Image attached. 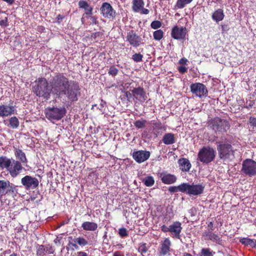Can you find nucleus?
Listing matches in <instances>:
<instances>
[{"instance_id": "f257e3e1", "label": "nucleus", "mask_w": 256, "mask_h": 256, "mask_svg": "<svg viewBox=\"0 0 256 256\" xmlns=\"http://www.w3.org/2000/svg\"><path fill=\"white\" fill-rule=\"evenodd\" d=\"M70 82V80L63 73H56L50 82L52 93L60 98Z\"/></svg>"}, {"instance_id": "f03ea898", "label": "nucleus", "mask_w": 256, "mask_h": 256, "mask_svg": "<svg viewBox=\"0 0 256 256\" xmlns=\"http://www.w3.org/2000/svg\"><path fill=\"white\" fill-rule=\"evenodd\" d=\"M34 93L38 97L48 100L52 92L51 86L44 78H39L35 81V84L32 87Z\"/></svg>"}, {"instance_id": "7ed1b4c3", "label": "nucleus", "mask_w": 256, "mask_h": 256, "mask_svg": "<svg viewBox=\"0 0 256 256\" xmlns=\"http://www.w3.org/2000/svg\"><path fill=\"white\" fill-rule=\"evenodd\" d=\"M208 127L216 132H226L230 128V124L226 120L214 117L208 122Z\"/></svg>"}, {"instance_id": "20e7f679", "label": "nucleus", "mask_w": 256, "mask_h": 256, "mask_svg": "<svg viewBox=\"0 0 256 256\" xmlns=\"http://www.w3.org/2000/svg\"><path fill=\"white\" fill-rule=\"evenodd\" d=\"M80 90V86L77 81L70 80L62 95H64L69 102H75L78 100V98L81 96Z\"/></svg>"}, {"instance_id": "39448f33", "label": "nucleus", "mask_w": 256, "mask_h": 256, "mask_svg": "<svg viewBox=\"0 0 256 256\" xmlns=\"http://www.w3.org/2000/svg\"><path fill=\"white\" fill-rule=\"evenodd\" d=\"M218 156L224 161L232 160L234 156V150L231 144L221 142L217 146Z\"/></svg>"}, {"instance_id": "423d86ee", "label": "nucleus", "mask_w": 256, "mask_h": 256, "mask_svg": "<svg viewBox=\"0 0 256 256\" xmlns=\"http://www.w3.org/2000/svg\"><path fill=\"white\" fill-rule=\"evenodd\" d=\"M216 155V152L214 148L210 146H206L199 150L198 160L202 164H208L214 160Z\"/></svg>"}, {"instance_id": "0eeeda50", "label": "nucleus", "mask_w": 256, "mask_h": 256, "mask_svg": "<svg viewBox=\"0 0 256 256\" xmlns=\"http://www.w3.org/2000/svg\"><path fill=\"white\" fill-rule=\"evenodd\" d=\"M18 194V186L8 180H0V197L6 195L16 196Z\"/></svg>"}, {"instance_id": "6e6552de", "label": "nucleus", "mask_w": 256, "mask_h": 256, "mask_svg": "<svg viewBox=\"0 0 256 256\" xmlns=\"http://www.w3.org/2000/svg\"><path fill=\"white\" fill-rule=\"evenodd\" d=\"M66 113L64 108L48 107L44 110L46 116L49 120H59L64 116Z\"/></svg>"}, {"instance_id": "1a4fd4ad", "label": "nucleus", "mask_w": 256, "mask_h": 256, "mask_svg": "<svg viewBox=\"0 0 256 256\" xmlns=\"http://www.w3.org/2000/svg\"><path fill=\"white\" fill-rule=\"evenodd\" d=\"M204 186L201 184L184 183V193L190 196H198L204 192Z\"/></svg>"}, {"instance_id": "9d476101", "label": "nucleus", "mask_w": 256, "mask_h": 256, "mask_svg": "<svg viewBox=\"0 0 256 256\" xmlns=\"http://www.w3.org/2000/svg\"><path fill=\"white\" fill-rule=\"evenodd\" d=\"M191 92L196 96L200 98L208 96V90L206 86L202 83L197 82L191 84L190 86Z\"/></svg>"}, {"instance_id": "9b49d317", "label": "nucleus", "mask_w": 256, "mask_h": 256, "mask_svg": "<svg viewBox=\"0 0 256 256\" xmlns=\"http://www.w3.org/2000/svg\"><path fill=\"white\" fill-rule=\"evenodd\" d=\"M242 171L250 176L256 175V162L251 159H246L242 164Z\"/></svg>"}, {"instance_id": "f8f14e48", "label": "nucleus", "mask_w": 256, "mask_h": 256, "mask_svg": "<svg viewBox=\"0 0 256 256\" xmlns=\"http://www.w3.org/2000/svg\"><path fill=\"white\" fill-rule=\"evenodd\" d=\"M126 38V41L134 48H138L144 44L140 36L138 35L134 30H130L128 32Z\"/></svg>"}, {"instance_id": "ddd939ff", "label": "nucleus", "mask_w": 256, "mask_h": 256, "mask_svg": "<svg viewBox=\"0 0 256 256\" xmlns=\"http://www.w3.org/2000/svg\"><path fill=\"white\" fill-rule=\"evenodd\" d=\"M100 10L101 14L104 18L114 20L116 18V12L108 2L102 3Z\"/></svg>"}, {"instance_id": "4468645a", "label": "nucleus", "mask_w": 256, "mask_h": 256, "mask_svg": "<svg viewBox=\"0 0 256 256\" xmlns=\"http://www.w3.org/2000/svg\"><path fill=\"white\" fill-rule=\"evenodd\" d=\"M21 184L26 190H28L36 188L38 186L39 182L36 178L26 175L22 178Z\"/></svg>"}, {"instance_id": "2eb2a0df", "label": "nucleus", "mask_w": 256, "mask_h": 256, "mask_svg": "<svg viewBox=\"0 0 256 256\" xmlns=\"http://www.w3.org/2000/svg\"><path fill=\"white\" fill-rule=\"evenodd\" d=\"M23 169L22 164L20 162L13 160L7 171L12 178H15L21 173Z\"/></svg>"}, {"instance_id": "dca6fc26", "label": "nucleus", "mask_w": 256, "mask_h": 256, "mask_svg": "<svg viewBox=\"0 0 256 256\" xmlns=\"http://www.w3.org/2000/svg\"><path fill=\"white\" fill-rule=\"evenodd\" d=\"M187 30L186 27L174 26L172 30L171 36L177 40H182L186 38Z\"/></svg>"}, {"instance_id": "f3484780", "label": "nucleus", "mask_w": 256, "mask_h": 256, "mask_svg": "<svg viewBox=\"0 0 256 256\" xmlns=\"http://www.w3.org/2000/svg\"><path fill=\"white\" fill-rule=\"evenodd\" d=\"M150 152L144 150L134 151L132 154L133 159L138 164L146 161L150 158Z\"/></svg>"}, {"instance_id": "a211bd4d", "label": "nucleus", "mask_w": 256, "mask_h": 256, "mask_svg": "<svg viewBox=\"0 0 256 256\" xmlns=\"http://www.w3.org/2000/svg\"><path fill=\"white\" fill-rule=\"evenodd\" d=\"M144 0H132V10L134 12H140L142 14H148L150 10L144 8Z\"/></svg>"}, {"instance_id": "6ab92c4d", "label": "nucleus", "mask_w": 256, "mask_h": 256, "mask_svg": "<svg viewBox=\"0 0 256 256\" xmlns=\"http://www.w3.org/2000/svg\"><path fill=\"white\" fill-rule=\"evenodd\" d=\"M131 92L133 93L134 100L136 99L140 102H143L148 99V94L142 87L134 88Z\"/></svg>"}, {"instance_id": "aec40b11", "label": "nucleus", "mask_w": 256, "mask_h": 256, "mask_svg": "<svg viewBox=\"0 0 256 256\" xmlns=\"http://www.w3.org/2000/svg\"><path fill=\"white\" fill-rule=\"evenodd\" d=\"M182 229V224L178 221L174 222L170 226V232L172 234V237L174 238H180V234Z\"/></svg>"}, {"instance_id": "412c9836", "label": "nucleus", "mask_w": 256, "mask_h": 256, "mask_svg": "<svg viewBox=\"0 0 256 256\" xmlns=\"http://www.w3.org/2000/svg\"><path fill=\"white\" fill-rule=\"evenodd\" d=\"M159 176L162 182L166 184H174L177 180V178L175 175L168 174L165 172H160L159 174Z\"/></svg>"}, {"instance_id": "4be33fe9", "label": "nucleus", "mask_w": 256, "mask_h": 256, "mask_svg": "<svg viewBox=\"0 0 256 256\" xmlns=\"http://www.w3.org/2000/svg\"><path fill=\"white\" fill-rule=\"evenodd\" d=\"M68 238L73 241L74 242H69V245H72L76 250L78 248V246L83 247L88 244V242L84 238L79 236L72 238V236H69Z\"/></svg>"}, {"instance_id": "5701e85b", "label": "nucleus", "mask_w": 256, "mask_h": 256, "mask_svg": "<svg viewBox=\"0 0 256 256\" xmlns=\"http://www.w3.org/2000/svg\"><path fill=\"white\" fill-rule=\"evenodd\" d=\"M16 110L15 108L12 106L0 105V116L6 117L14 114Z\"/></svg>"}, {"instance_id": "b1692460", "label": "nucleus", "mask_w": 256, "mask_h": 256, "mask_svg": "<svg viewBox=\"0 0 256 256\" xmlns=\"http://www.w3.org/2000/svg\"><path fill=\"white\" fill-rule=\"evenodd\" d=\"M14 156L18 161L20 162L21 164L24 165L26 164L28 160L26 158L25 153L22 150L14 146Z\"/></svg>"}, {"instance_id": "393cba45", "label": "nucleus", "mask_w": 256, "mask_h": 256, "mask_svg": "<svg viewBox=\"0 0 256 256\" xmlns=\"http://www.w3.org/2000/svg\"><path fill=\"white\" fill-rule=\"evenodd\" d=\"M152 125V132L156 137L158 135L162 134V132H160L161 130L164 131L166 130L165 126H162L161 122L160 120L157 122L154 120Z\"/></svg>"}, {"instance_id": "a878e982", "label": "nucleus", "mask_w": 256, "mask_h": 256, "mask_svg": "<svg viewBox=\"0 0 256 256\" xmlns=\"http://www.w3.org/2000/svg\"><path fill=\"white\" fill-rule=\"evenodd\" d=\"M79 8L84 10L85 12L83 16L92 14L93 8L86 0H80L78 2Z\"/></svg>"}, {"instance_id": "bb28decb", "label": "nucleus", "mask_w": 256, "mask_h": 256, "mask_svg": "<svg viewBox=\"0 0 256 256\" xmlns=\"http://www.w3.org/2000/svg\"><path fill=\"white\" fill-rule=\"evenodd\" d=\"M180 168L182 172H188L192 165L189 160L186 158H180L178 160Z\"/></svg>"}, {"instance_id": "cd10ccee", "label": "nucleus", "mask_w": 256, "mask_h": 256, "mask_svg": "<svg viewBox=\"0 0 256 256\" xmlns=\"http://www.w3.org/2000/svg\"><path fill=\"white\" fill-rule=\"evenodd\" d=\"M171 242L168 238H166L162 242L160 247V253L165 256L170 251Z\"/></svg>"}, {"instance_id": "c85d7f7f", "label": "nucleus", "mask_w": 256, "mask_h": 256, "mask_svg": "<svg viewBox=\"0 0 256 256\" xmlns=\"http://www.w3.org/2000/svg\"><path fill=\"white\" fill-rule=\"evenodd\" d=\"M204 236H205L207 240L212 241L213 242H215L218 244H222V238L218 234H216L214 232H210L208 234H206V235H203Z\"/></svg>"}, {"instance_id": "c756f323", "label": "nucleus", "mask_w": 256, "mask_h": 256, "mask_svg": "<svg viewBox=\"0 0 256 256\" xmlns=\"http://www.w3.org/2000/svg\"><path fill=\"white\" fill-rule=\"evenodd\" d=\"M224 17V10L222 8H218L216 10L212 16V19L216 22L222 20Z\"/></svg>"}, {"instance_id": "7c9ffc66", "label": "nucleus", "mask_w": 256, "mask_h": 256, "mask_svg": "<svg viewBox=\"0 0 256 256\" xmlns=\"http://www.w3.org/2000/svg\"><path fill=\"white\" fill-rule=\"evenodd\" d=\"M98 227V224L94 222H84L82 224L83 230L86 231H95Z\"/></svg>"}, {"instance_id": "2f4dec72", "label": "nucleus", "mask_w": 256, "mask_h": 256, "mask_svg": "<svg viewBox=\"0 0 256 256\" xmlns=\"http://www.w3.org/2000/svg\"><path fill=\"white\" fill-rule=\"evenodd\" d=\"M164 144L166 145H170L174 144L176 142L174 134L172 133L166 134L162 139Z\"/></svg>"}, {"instance_id": "473e14b6", "label": "nucleus", "mask_w": 256, "mask_h": 256, "mask_svg": "<svg viewBox=\"0 0 256 256\" xmlns=\"http://www.w3.org/2000/svg\"><path fill=\"white\" fill-rule=\"evenodd\" d=\"M12 160L6 156H0V168L2 170L6 169L7 170L10 166Z\"/></svg>"}, {"instance_id": "72a5a7b5", "label": "nucleus", "mask_w": 256, "mask_h": 256, "mask_svg": "<svg viewBox=\"0 0 256 256\" xmlns=\"http://www.w3.org/2000/svg\"><path fill=\"white\" fill-rule=\"evenodd\" d=\"M215 252L209 248H202L198 256H214Z\"/></svg>"}, {"instance_id": "f704fd0d", "label": "nucleus", "mask_w": 256, "mask_h": 256, "mask_svg": "<svg viewBox=\"0 0 256 256\" xmlns=\"http://www.w3.org/2000/svg\"><path fill=\"white\" fill-rule=\"evenodd\" d=\"M9 125L12 128H16L18 127L20 122L18 118L16 116L10 118L9 120Z\"/></svg>"}, {"instance_id": "c9c22d12", "label": "nucleus", "mask_w": 256, "mask_h": 256, "mask_svg": "<svg viewBox=\"0 0 256 256\" xmlns=\"http://www.w3.org/2000/svg\"><path fill=\"white\" fill-rule=\"evenodd\" d=\"M124 94L122 100H126L128 102H132V100H134V96H133V93L130 90L124 92Z\"/></svg>"}, {"instance_id": "e433bc0d", "label": "nucleus", "mask_w": 256, "mask_h": 256, "mask_svg": "<svg viewBox=\"0 0 256 256\" xmlns=\"http://www.w3.org/2000/svg\"><path fill=\"white\" fill-rule=\"evenodd\" d=\"M193 0H178L176 8L179 9L183 8L186 4H190Z\"/></svg>"}, {"instance_id": "4c0bfd02", "label": "nucleus", "mask_w": 256, "mask_h": 256, "mask_svg": "<svg viewBox=\"0 0 256 256\" xmlns=\"http://www.w3.org/2000/svg\"><path fill=\"white\" fill-rule=\"evenodd\" d=\"M168 191L170 192H180L184 193V183L180 184V185L176 186H170L168 189Z\"/></svg>"}, {"instance_id": "58836bf2", "label": "nucleus", "mask_w": 256, "mask_h": 256, "mask_svg": "<svg viewBox=\"0 0 256 256\" xmlns=\"http://www.w3.org/2000/svg\"><path fill=\"white\" fill-rule=\"evenodd\" d=\"M143 182L146 186H152L154 184V180L152 176H148L146 177L142 180Z\"/></svg>"}, {"instance_id": "ea45409f", "label": "nucleus", "mask_w": 256, "mask_h": 256, "mask_svg": "<svg viewBox=\"0 0 256 256\" xmlns=\"http://www.w3.org/2000/svg\"><path fill=\"white\" fill-rule=\"evenodd\" d=\"M164 32L162 30H158L153 33L154 38L156 40L160 41L164 37Z\"/></svg>"}, {"instance_id": "a19ab883", "label": "nucleus", "mask_w": 256, "mask_h": 256, "mask_svg": "<svg viewBox=\"0 0 256 256\" xmlns=\"http://www.w3.org/2000/svg\"><path fill=\"white\" fill-rule=\"evenodd\" d=\"M146 124V120H138L134 123V126L138 129L144 128Z\"/></svg>"}, {"instance_id": "79ce46f5", "label": "nucleus", "mask_w": 256, "mask_h": 256, "mask_svg": "<svg viewBox=\"0 0 256 256\" xmlns=\"http://www.w3.org/2000/svg\"><path fill=\"white\" fill-rule=\"evenodd\" d=\"M143 55L140 53H136L132 56V58L134 62H138L142 60Z\"/></svg>"}, {"instance_id": "37998d69", "label": "nucleus", "mask_w": 256, "mask_h": 256, "mask_svg": "<svg viewBox=\"0 0 256 256\" xmlns=\"http://www.w3.org/2000/svg\"><path fill=\"white\" fill-rule=\"evenodd\" d=\"M240 242L244 244L251 246L254 243V240L248 238H243L240 240Z\"/></svg>"}, {"instance_id": "c03bdc74", "label": "nucleus", "mask_w": 256, "mask_h": 256, "mask_svg": "<svg viewBox=\"0 0 256 256\" xmlns=\"http://www.w3.org/2000/svg\"><path fill=\"white\" fill-rule=\"evenodd\" d=\"M118 70L114 66H112L110 68L109 71L108 72V74L109 75H112V76H116L118 74Z\"/></svg>"}, {"instance_id": "a18cd8bd", "label": "nucleus", "mask_w": 256, "mask_h": 256, "mask_svg": "<svg viewBox=\"0 0 256 256\" xmlns=\"http://www.w3.org/2000/svg\"><path fill=\"white\" fill-rule=\"evenodd\" d=\"M214 230V224L213 222H210L208 224L207 226V230L204 232L203 235H206V234H208L210 232H212Z\"/></svg>"}, {"instance_id": "49530a36", "label": "nucleus", "mask_w": 256, "mask_h": 256, "mask_svg": "<svg viewBox=\"0 0 256 256\" xmlns=\"http://www.w3.org/2000/svg\"><path fill=\"white\" fill-rule=\"evenodd\" d=\"M148 250L146 244V243L140 244L138 249V252H140L143 256L144 254H146L148 252Z\"/></svg>"}, {"instance_id": "de8ad7c7", "label": "nucleus", "mask_w": 256, "mask_h": 256, "mask_svg": "<svg viewBox=\"0 0 256 256\" xmlns=\"http://www.w3.org/2000/svg\"><path fill=\"white\" fill-rule=\"evenodd\" d=\"M45 248L44 246H39L36 250V255L40 256H43L45 254Z\"/></svg>"}, {"instance_id": "09e8293b", "label": "nucleus", "mask_w": 256, "mask_h": 256, "mask_svg": "<svg viewBox=\"0 0 256 256\" xmlns=\"http://www.w3.org/2000/svg\"><path fill=\"white\" fill-rule=\"evenodd\" d=\"M256 104V102L254 100H246V104L245 105V108L248 110H250L254 107Z\"/></svg>"}, {"instance_id": "8fccbe9b", "label": "nucleus", "mask_w": 256, "mask_h": 256, "mask_svg": "<svg viewBox=\"0 0 256 256\" xmlns=\"http://www.w3.org/2000/svg\"><path fill=\"white\" fill-rule=\"evenodd\" d=\"M162 26V22L159 20H154L150 24V26L152 28L156 30Z\"/></svg>"}, {"instance_id": "3c124183", "label": "nucleus", "mask_w": 256, "mask_h": 256, "mask_svg": "<svg viewBox=\"0 0 256 256\" xmlns=\"http://www.w3.org/2000/svg\"><path fill=\"white\" fill-rule=\"evenodd\" d=\"M88 17L90 18L91 20L90 24L96 25L98 24L97 20L98 18L96 16H92V14L88 15Z\"/></svg>"}, {"instance_id": "603ef678", "label": "nucleus", "mask_w": 256, "mask_h": 256, "mask_svg": "<svg viewBox=\"0 0 256 256\" xmlns=\"http://www.w3.org/2000/svg\"><path fill=\"white\" fill-rule=\"evenodd\" d=\"M118 234L122 238L127 236H128L127 230L126 228H120L119 230Z\"/></svg>"}, {"instance_id": "864d4df0", "label": "nucleus", "mask_w": 256, "mask_h": 256, "mask_svg": "<svg viewBox=\"0 0 256 256\" xmlns=\"http://www.w3.org/2000/svg\"><path fill=\"white\" fill-rule=\"evenodd\" d=\"M248 122L251 126L256 128V117L250 116L249 118Z\"/></svg>"}, {"instance_id": "5fc2aeb1", "label": "nucleus", "mask_w": 256, "mask_h": 256, "mask_svg": "<svg viewBox=\"0 0 256 256\" xmlns=\"http://www.w3.org/2000/svg\"><path fill=\"white\" fill-rule=\"evenodd\" d=\"M8 18L5 17L4 19L0 20V26L4 27H6L8 26Z\"/></svg>"}, {"instance_id": "6e6d98bb", "label": "nucleus", "mask_w": 256, "mask_h": 256, "mask_svg": "<svg viewBox=\"0 0 256 256\" xmlns=\"http://www.w3.org/2000/svg\"><path fill=\"white\" fill-rule=\"evenodd\" d=\"M178 72L180 74H184L188 72V68L184 66H180L178 68Z\"/></svg>"}, {"instance_id": "4d7b16f0", "label": "nucleus", "mask_w": 256, "mask_h": 256, "mask_svg": "<svg viewBox=\"0 0 256 256\" xmlns=\"http://www.w3.org/2000/svg\"><path fill=\"white\" fill-rule=\"evenodd\" d=\"M102 32H97L92 33L91 35V38H93L94 39H96L98 37H100V36H102Z\"/></svg>"}, {"instance_id": "13d9d810", "label": "nucleus", "mask_w": 256, "mask_h": 256, "mask_svg": "<svg viewBox=\"0 0 256 256\" xmlns=\"http://www.w3.org/2000/svg\"><path fill=\"white\" fill-rule=\"evenodd\" d=\"M239 106H240L242 108H245L244 101L243 99H241L240 98H239V100H237Z\"/></svg>"}, {"instance_id": "bf43d9fd", "label": "nucleus", "mask_w": 256, "mask_h": 256, "mask_svg": "<svg viewBox=\"0 0 256 256\" xmlns=\"http://www.w3.org/2000/svg\"><path fill=\"white\" fill-rule=\"evenodd\" d=\"M64 16L61 15L60 14H58L56 18V22L58 23V24H60L61 22L62 21V20L63 19H64Z\"/></svg>"}, {"instance_id": "052dcab7", "label": "nucleus", "mask_w": 256, "mask_h": 256, "mask_svg": "<svg viewBox=\"0 0 256 256\" xmlns=\"http://www.w3.org/2000/svg\"><path fill=\"white\" fill-rule=\"evenodd\" d=\"M160 228L161 230L164 232H170V226L168 227L164 224Z\"/></svg>"}, {"instance_id": "680f3d73", "label": "nucleus", "mask_w": 256, "mask_h": 256, "mask_svg": "<svg viewBox=\"0 0 256 256\" xmlns=\"http://www.w3.org/2000/svg\"><path fill=\"white\" fill-rule=\"evenodd\" d=\"M187 62H188V60H187L186 58H181L179 62L180 64H186Z\"/></svg>"}, {"instance_id": "e2e57ef3", "label": "nucleus", "mask_w": 256, "mask_h": 256, "mask_svg": "<svg viewBox=\"0 0 256 256\" xmlns=\"http://www.w3.org/2000/svg\"><path fill=\"white\" fill-rule=\"evenodd\" d=\"M113 256H124L120 252L117 251L114 252Z\"/></svg>"}, {"instance_id": "0e129e2a", "label": "nucleus", "mask_w": 256, "mask_h": 256, "mask_svg": "<svg viewBox=\"0 0 256 256\" xmlns=\"http://www.w3.org/2000/svg\"><path fill=\"white\" fill-rule=\"evenodd\" d=\"M78 254V256H88V254L84 252H79Z\"/></svg>"}, {"instance_id": "69168bd1", "label": "nucleus", "mask_w": 256, "mask_h": 256, "mask_svg": "<svg viewBox=\"0 0 256 256\" xmlns=\"http://www.w3.org/2000/svg\"><path fill=\"white\" fill-rule=\"evenodd\" d=\"M2 0L4 2H6V3H8L10 5L14 3V1H15V0Z\"/></svg>"}, {"instance_id": "338daca9", "label": "nucleus", "mask_w": 256, "mask_h": 256, "mask_svg": "<svg viewBox=\"0 0 256 256\" xmlns=\"http://www.w3.org/2000/svg\"><path fill=\"white\" fill-rule=\"evenodd\" d=\"M183 256H192L188 252H184Z\"/></svg>"}, {"instance_id": "774afa93", "label": "nucleus", "mask_w": 256, "mask_h": 256, "mask_svg": "<svg viewBox=\"0 0 256 256\" xmlns=\"http://www.w3.org/2000/svg\"><path fill=\"white\" fill-rule=\"evenodd\" d=\"M251 246L256 248V240H254V243L252 244Z\"/></svg>"}]
</instances>
